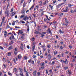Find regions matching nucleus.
<instances>
[{"label": "nucleus", "mask_w": 76, "mask_h": 76, "mask_svg": "<svg viewBox=\"0 0 76 76\" xmlns=\"http://www.w3.org/2000/svg\"><path fill=\"white\" fill-rule=\"evenodd\" d=\"M14 53L15 56H16L18 54V48H14Z\"/></svg>", "instance_id": "obj_1"}, {"label": "nucleus", "mask_w": 76, "mask_h": 76, "mask_svg": "<svg viewBox=\"0 0 76 76\" xmlns=\"http://www.w3.org/2000/svg\"><path fill=\"white\" fill-rule=\"evenodd\" d=\"M19 70H20V76H24L23 75V73L22 72V69L21 68H19L18 69Z\"/></svg>", "instance_id": "obj_2"}, {"label": "nucleus", "mask_w": 76, "mask_h": 76, "mask_svg": "<svg viewBox=\"0 0 76 76\" xmlns=\"http://www.w3.org/2000/svg\"><path fill=\"white\" fill-rule=\"evenodd\" d=\"M5 15H7V16L8 17L9 16V14H10V13L9 11H8V10H6L5 12Z\"/></svg>", "instance_id": "obj_3"}, {"label": "nucleus", "mask_w": 76, "mask_h": 76, "mask_svg": "<svg viewBox=\"0 0 76 76\" xmlns=\"http://www.w3.org/2000/svg\"><path fill=\"white\" fill-rule=\"evenodd\" d=\"M34 32L35 33V34H38V35H42V34H41V33L39 31H37L36 30L34 31Z\"/></svg>", "instance_id": "obj_4"}, {"label": "nucleus", "mask_w": 76, "mask_h": 76, "mask_svg": "<svg viewBox=\"0 0 76 76\" xmlns=\"http://www.w3.org/2000/svg\"><path fill=\"white\" fill-rule=\"evenodd\" d=\"M51 54H48V55L47 56L48 58V60H50L51 58Z\"/></svg>", "instance_id": "obj_5"}, {"label": "nucleus", "mask_w": 76, "mask_h": 76, "mask_svg": "<svg viewBox=\"0 0 76 76\" xmlns=\"http://www.w3.org/2000/svg\"><path fill=\"white\" fill-rule=\"evenodd\" d=\"M37 71L35 70L33 72V76H37Z\"/></svg>", "instance_id": "obj_6"}, {"label": "nucleus", "mask_w": 76, "mask_h": 76, "mask_svg": "<svg viewBox=\"0 0 76 76\" xmlns=\"http://www.w3.org/2000/svg\"><path fill=\"white\" fill-rule=\"evenodd\" d=\"M4 19H5V17H4L2 19V22H1L0 26H1V25H2L3 23H4Z\"/></svg>", "instance_id": "obj_7"}, {"label": "nucleus", "mask_w": 76, "mask_h": 76, "mask_svg": "<svg viewBox=\"0 0 76 76\" xmlns=\"http://www.w3.org/2000/svg\"><path fill=\"white\" fill-rule=\"evenodd\" d=\"M23 44L22 43L21 44V46H20V49H21V50H22V51L23 50Z\"/></svg>", "instance_id": "obj_8"}, {"label": "nucleus", "mask_w": 76, "mask_h": 76, "mask_svg": "<svg viewBox=\"0 0 76 76\" xmlns=\"http://www.w3.org/2000/svg\"><path fill=\"white\" fill-rule=\"evenodd\" d=\"M42 35L41 36V37L42 38H43V37H44L45 36V35H44V34H46V32H42Z\"/></svg>", "instance_id": "obj_9"}, {"label": "nucleus", "mask_w": 76, "mask_h": 76, "mask_svg": "<svg viewBox=\"0 0 76 76\" xmlns=\"http://www.w3.org/2000/svg\"><path fill=\"white\" fill-rule=\"evenodd\" d=\"M26 19L27 20H28L29 19V17H27V16H26L25 17V18H23V20L26 21Z\"/></svg>", "instance_id": "obj_10"}, {"label": "nucleus", "mask_w": 76, "mask_h": 76, "mask_svg": "<svg viewBox=\"0 0 76 76\" xmlns=\"http://www.w3.org/2000/svg\"><path fill=\"white\" fill-rule=\"evenodd\" d=\"M18 57L19 59H20L22 58V56L20 54H19V55L18 56Z\"/></svg>", "instance_id": "obj_11"}, {"label": "nucleus", "mask_w": 76, "mask_h": 76, "mask_svg": "<svg viewBox=\"0 0 76 76\" xmlns=\"http://www.w3.org/2000/svg\"><path fill=\"white\" fill-rule=\"evenodd\" d=\"M23 31H22V30H19V34H23Z\"/></svg>", "instance_id": "obj_12"}, {"label": "nucleus", "mask_w": 76, "mask_h": 76, "mask_svg": "<svg viewBox=\"0 0 76 76\" xmlns=\"http://www.w3.org/2000/svg\"><path fill=\"white\" fill-rule=\"evenodd\" d=\"M48 31L49 33H50L51 32V31L50 30V28H48Z\"/></svg>", "instance_id": "obj_13"}, {"label": "nucleus", "mask_w": 76, "mask_h": 76, "mask_svg": "<svg viewBox=\"0 0 76 76\" xmlns=\"http://www.w3.org/2000/svg\"><path fill=\"white\" fill-rule=\"evenodd\" d=\"M49 6L51 9H53V6H51V5H49Z\"/></svg>", "instance_id": "obj_14"}, {"label": "nucleus", "mask_w": 76, "mask_h": 76, "mask_svg": "<svg viewBox=\"0 0 76 76\" xmlns=\"http://www.w3.org/2000/svg\"><path fill=\"white\" fill-rule=\"evenodd\" d=\"M45 65V64H44V62H42V63H41L40 64V66H41V67H42V66H44V65Z\"/></svg>", "instance_id": "obj_15"}, {"label": "nucleus", "mask_w": 76, "mask_h": 76, "mask_svg": "<svg viewBox=\"0 0 76 76\" xmlns=\"http://www.w3.org/2000/svg\"><path fill=\"white\" fill-rule=\"evenodd\" d=\"M25 10H23L21 11V13L23 14H25Z\"/></svg>", "instance_id": "obj_16"}, {"label": "nucleus", "mask_w": 76, "mask_h": 76, "mask_svg": "<svg viewBox=\"0 0 76 76\" xmlns=\"http://www.w3.org/2000/svg\"><path fill=\"white\" fill-rule=\"evenodd\" d=\"M17 70L18 69H17L15 68L13 69V72H16Z\"/></svg>", "instance_id": "obj_17"}, {"label": "nucleus", "mask_w": 76, "mask_h": 76, "mask_svg": "<svg viewBox=\"0 0 76 76\" xmlns=\"http://www.w3.org/2000/svg\"><path fill=\"white\" fill-rule=\"evenodd\" d=\"M8 49L9 50H12V46L9 47Z\"/></svg>", "instance_id": "obj_18"}, {"label": "nucleus", "mask_w": 76, "mask_h": 76, "mask_svg": "<svg viewBox=\"0 0 76 76\" xmlns=\"http://www.w3.org/2000/svg\"><path fill=\"white\" fill-rule=\"evenodd\" d=\"M37 74V76H40V75H41V72H38Z\"/></svg>", "instance_id": "obj_19"}, {"label": "nucleus", "mask_w": 76, "mask_h": 76, "mask_svg": "<svg viewBox=\"0 0 76 76\" xmlns=\"http://www.w3.org/2000/svg\"><path fill=\"white\" fill-rule=\"evenodd\" d=\"M34 7V5H33L31 8L29 9V10H31L33 9V8Z\"/></svg>", "instance_id": "obj_20"}, {"label": "nucleus", "mask_w": 76, "mask_h": 76, "mask_svg": "<svg viewBox=\"0 0 76 76\" xmlns=\"http://www.w3.org/2000/svg\"><path fill=\"white\" fill-rule=\"evenodd\" d=\"M12 16H13L15 14H16V12H13L12 13Z\"/></svg>", "instance_id": "obj_21"}, {"label": "nucleus", "mask_w": 76, "mask_h": 76, "mask_svg": "<svg viewBox=\"0 0 76 76\" xmlns=\"http://www.w3.org/2000/svg\"><path fill=\"white\" fill-rule=\"evenodd\" d=\"M10 6V3L9 2L7 4V9H8V8Z\"/></svg>", "instance_id": "obj_22"}, {"label": "nucleus", "mask_w": 76, "mask_h": 76, "mask_svg": "<svg viewBox=\"0 0 76 76\" xmlns=\"http://www.w3.org/2000/svg\"><path fill=\"white\" fill-rule=\"evenodd\" d=\"M26 3H25V2H24L23 3V7H25L26 6Z\"/></svg>", "instance_id": "obj_23"}, {"label": "nucleus", "mask_w": 76, "mask_h": 76, "mask_svg": "<svg viewBox=\"0 0 76 76\" xmlns=\"http://www.w3.org/2000/svg\"><path fill=\"white\" fill-rule=\"evenodd\" d=\"M33 57L34 58H36L37 57V55H34L33 56Z\"/></svg>", "instance_id": "obj_24"}, {"label": "nucleus", "mask_w": 76, "mask_h": 76, "mask_svg": "<svg viewBox=\"0 0 76 76\" xmlns=\"http://www.w3.org/2000/svg\"><path fill=\"white\" fill-rule=\"evenodd\" d=\"M24 72H26H26H28L27 71H26V68H25V67H24Z\"/></svg>", "instance_id": "obj_25"}, {"label": "nucleus", "mask_w": 76, "mask_h": 76, "mask_svg": "<svg viewBox=\"0 0 76 76\" xmlns=\"http://www.w3.org/2000/svg\"><path fill=\"white\" fill-rule=\"evenodd\" d=\"M25 37V36H21V38L22 39H25V38H24Z\"/></svg>", "instance_id": "obj_26"}, {"label": "nucleus", "mask_w": 76, "mask_h": 76, "mask_svg": "<svg viewBox=\"0 0 76 76\" xmlns=\"http://www.w3.org/2000/svg\"><path fill=\"white\" fill-rule=\"evenodd\" d=\"M8 74L10 75V76H12V74L10 72H8Z\"/></svg>", "instance_id": "obj_27"}, {"label": "nucleus", "mask_w": 76, "mask_h": 76, "mask_svg": "<svg viewBox=\"0 0 76 76\" xmlns=\"http://www.w3.org/2000/svg\"><path fill=\"white\" fill-rule=\"evenodd\" d=\"M35 46H34L33 48H32V50H33V51H34V50H35Z\"/></svg>", "instance_id": "obj_28"}, {"label": "nucleus", "mask_w": 76, "mask_h": 76, "mask_svg": "<svg viewBox=\"0 0 76 76\" xmlns=\"http://www.w3.org/2000/svg\"><path fill=\"white\" fill-rule=\"evenodd\" d=\"M46 17L48 20H50V19H49L48 18V16L46 15Z\"/></svg>", "instance_id": "obj_29"}, {"label": "nucleus", "mask_w": 76, "mask_h": 76, "mask_svg": "<svg viewBox=\"0 0 76 76\" xmlns=\"http://www.w3.org/2000/svg\"><path fill=\"white\" fill-rule=\"evenodd\" d=\"M65 64H66L67 63V60L66 59L65 60V61L64 62Z\"/></svg>", "instance_id": "obj_30"}, {"label": "nucleus", "mask_w": 76, "mask_h": 76, "mask_svg": "<svg viewBox=\"0 0 76 76\" xmlns=\"http://www.w3.org/2000/svg\"><path fill=\"white\" fill-rule=\"evenodd\" d=\"M54 54L55 55H56V54H57V51H55L54 52Z\"/></svg>", "instance_id": "obj_31"}, {"label": "nucleus", "mask_w": 76, "mask_h": 76, "mask_svg": "<svg viewBox=\"0 0 76 76\" xmlns=\"http://www.w3.org/2000/svg\"><path fill=\"white\" fill-rule=\"evenodd\" d=\"M7 28H10V26H9V25H7L6 28V29H7Z\"/></svg>", "instance_id": "obj_32"}, {"label": "nucleus", "mask_w": 76, "mask_h": 76, "mask_svg": "<svg viewBox=\"0 0 76 76\" xmlns=\"http://www.w3.org/2000/svg\"><path fill=\"white\" fill-rule=\"evenodd\" d=\"M72 5L71 4H68V7H72Z\"/></svg>", "instance_id": "obj_33"}, {"label": "nucleus", "mask_w": 76, "mask_h": 76, "mask_svg": "<svg viewBox=\"0 0 76 76\" xmlns=\"http://www.w3.org/2000/svg\"><path fill=\"white\" fill-rule=\"evenodd\" d=\"M13 61L14 63H15V64H16V61H15V58H14L13 59Z\"/></svg>", "instance_id": "obj_34"}, {"label": "nucleus", "mask_w": 76, "mask_h": 76, "mask_svg": "<svg viewBox=\"0 0 76 76\" xmlns=\"http://www.w3.org/2000/svg\"><path fill=\"white\" fill-rule=\"evenodd\" d=\"M55 64V62L54 61H53L52 63H51L52 65L54 64Z\"/></svg>", "instance_id": "obj_35"}, {"label": "nucleus", "mask_w": 76, "mask_h": 76, "mask_svg": "<svg viewBox=\"0 0 76 76\" xmlns=\"http://www.w3.org/2000/svg\"><path fill=\"white\" fill-rule=\"evenodd\" d=\"M12 25L13 26H14V25H15V21L13 22L12 23Z\"/></svg>", "instance_id": "obj_36"}, {"label": "nucleus", "mask_w": 76, "mask_h": 76, "mask_svg": "<svg viewBox=\"0 0 76 76\" xmlns=\"http://www.w3.org/2000/svg\"><path fill=\"white\" fill-rule=\"evenodd\" d=\"M24 16H25V15H21L20 17V18H23V17H24Z\"/></svg>", "instance_id": "obj_37"}, {"label": "nucleus", "mask_w": 76, "mask_h": 76, "mask_svg": "<svg viewBox=\"0 0 76 76\" xmlns=\"http://www.w3.org/2000/svg\"><path fill=\"white\" fill-rule=\"evenodd\" d=\"M34 40H35V38H34V37L31 39V40L32 41H34Z\"/></svg>", "instance_id": "obj_38"}, {"label": "nucleus", "mask_w": 76, "mask_h": 76, "mask_svg": "<svg viewBox=\"0 0 76 76\" xmlns=\"http://www.w3.org/2000/svg\"><path fill=\"white\" fill-rule=\"evenodd\" d=\"M61 61L62 63H64V62H65V61H64V60H61Z\"/></svg>", "instance_id": "obj_39"}, {"label": "nucleus", "mask_w": 76, "mask_h": 76, "mask_svg": "<svg viewBox=\"0 0 76 76\" xmlns=\"http://www.w3.org/2000/svg\"><path fill=\"white\" fill-rule=\"evenodd\" d=\"M24 58L25 59V60H27V59H28V58L26 56H25Z\"/></svg>", "instance_id": "obj_40"}, {"label": "nucleus", "mask_w": 76, "mask_h": 76, "mask_svg": "<svg viewBox=\"0 0 76 76\" xmlns=\"http://www.w3.org/2000/svg\"><path fill=\"white\" fill-rule=\"evenodd\" d=\"M39 3L40 5H42V1H40L39 2Z\"/></svg>", "instance_id": "obj_41"}, {"label": "nucleus", "mask_w": 76, "mask_h": 76, "mask_svg": "<svg viewBox=\"0 0 76 76\" xmlns=\"http://www.w3.org/2000/svg\"><path fill=\"white\" fill-rule=\"evenodd\" d=\"M7 33H4V35L5 37H6V36H7Z\"/></svg>", "instance_id": "obj_42"}, {"label": "nucleus", "mask_w": 76, "mask_h": 76, "mask_svg": "<svg viewBox=\"0 0 76 76\" xmlns=\"http://www.w3.org/2000/svg\"><path fill=\"white\" fill-rule=\"evenodd\" d=\"M32 61H31V60H29L28 61V63H31Z\"/></svg>", "instance_id": "obj_43"}, {"label": "nucleus", "mask_w": 76, "mask_h": 76, "mask_svg": "<svg viewBox=\"0 0 76 76\" xmlns=\"http://www.w3.org/2000/svg\"><path fill=\"white\" fill-rule=\"evenodd\" d=\"M26 76H29V75H28V72H26Z\"/></svg>", "instance_id": "obj_44"}, {"label": "nucleus", "mask_w": 76, "mask_h": 76, "mask_svg": "<svg viewBox=\"0 0 76 76\" xmlns=\"http://www.w3.org/2000/svg\"><path fill=\"white\" fill-rule=\"evenodd\" d=\"M59 33L60 34H61L62 33V31H61V30L60 29L59 30Z\"/></svg>", "instance_id": "obj_45"}, {"label": "nucleus", "mask_w": 76, "mask_h": 76, "mask_svg": "<svg viewBox=\"0 0 76 76\" xmlns=\"http://www.w3.org/2000/svg\"><path fill=\"white\" fill-rule=\"evenodd\" d=\"M37 31H41V29L39 28H38L37 29Z\"/></svg>", "instance_id": "obj_46"}, {"label": "nucleus", "mask_w": 76, "mask_h": 76, "mask_svg": "<svg viewBox=\"0 0 76 76\" xmlns=\"http://www.w3.org/2000/svg\"><path fill=\"white\" fill-rule=\"evenodd\" d=\"M4 45H5V46H7V43H5L4 44Z\"/></svg>", "instance_id": "obj_47"}, {"label": "nucleus", "mask_w": 76, "mask_h": 76, "mask_svg": "<svg viewBox=\"0 0 76 76\" xmlns=\"http://www.w3.org/2000/svg\"><path fill=\"white\" fill-rule=\"evenodd\" d=\"M3 66L5 68H6V64H3Z\"/></svg>", "instance_id": "obj_48"}, {"label": "nucleus", "mask_w": 76, "mask_h": 76, "mask_svg": "<svg viewBox=\"0 0 76 76\" xmlns=\"http://www.w3.org/2000/svg\"><path fill=\"white\" fill-rule=\"evenodd\" d=\"M65 70H67L68 69V67H65L64 68Z\"/></svg>", "instance_id": "obj_49"}, {"label": "nucleus", "mask_w": 76, "mask_h": 76, "mask_svg": "<svg viewBox=\"0 0 76 76\" xmlns=\"http://www.w3.org/2000/svg\"><path fill=\"white\" fill-rule=\"evenodd\" d=\"M48 53H49V54H50V50L49 49H48Z\"/></svg>", "instance_id": "obj_50"}, {"label": "nucleus", "mask_w": 76, "mask_h": 76, "mask_svg": "<svg viewBox=\"0 0 76 76\" xmlns=\"http://www.w3.org/2000/svg\"><path fill=\"white\" fill-rule=\"evenodd\" d=\"M56 3V0L53 1V4H55Z\"/></svg>", "instance_id": "obj_51"}, {"label": "nucleus", "mask_w": 76, "mask_h": 76, "mask_svg": "<svg viewBox=\"0 0 76 76\" xmlns=\"http://www.w3.org/2000/svg\"><path fill=\"white\" fill-rule=\"evenodd\" d=\"M7 62L8 63H10V61L9 60H7Z\"/></svg>", "instance_id": "obj_52"}, {"label": "nucleus", "mask_w": 76, "mask_h": 76, "mask_svg": "<svg viewBox=\"0 0 76 76\" xmlns=\"http://www.w3.org/2000/svg\"><path fill=\"white\" fill-rule=\"evenodd\" d=\"M62 12H67V10H64L62 11Z\"/></svg>", "instance_id": "obj_53"}, {"label": "nucleus", "mask_w": 76, "mask_h": 76, "mask_svg": "<svg viewBox=\"0 0 76 76\" xmlns=\"http://www.w3.org/2000/svg\"><path fill=\"white\" fill-rule=\"evenodd\" d=\"M48 54L47 53H46L45 55V57L47 56Z\"/></svg>", "instance_id": "obj_54"}, {"label": "nucleus", "mask_w": 76, "mask_h": 76, "mask_svg": "<svg viewBox=\"0 0 76 76\" xmlns=\"http://www.w3.org/2000/svg\"><path fill=\"white\" fill-rule=\"evenodd\" d=\"M8 56H10L11 55V53H8Z\"/></svg>", "instance_id": "obj_55"}, {"label": "nucleus", "mask_w": 76, "mask_h": 76, "mask_svg": "<svg viewBox=\"0 0 76 76\" xmlns=\"http://www.w3.org/2000/svg\"><path fill=\"white\" fill-rule=\"evenodd\" d=\"M0 49H1V50H4V48H3V47H0Z\"/></svg>", "instance_id": "obj_56"}, {"label": "nucleus", "mask_w": 76, "mask_h": 76, "mask_svg": "<svg viewBox=\"0 0 76 76\" xmlns=\"http://www.w3.org/2000/svg\"><path fill=\"white\" fill-rule=\"evenodd\" d=\"M50 45H48L47 46V47L48 48H50Z\"/></svg>", "instance_id": "obj_57"}, {"label": "nucleus", "mask_w": 76, "mask_h": 76, "mask_svg": "<svg viewBox=\"0 0 76 76\" xmlns=\"http://www.w3.org/2000/svg\"><path fill=\"white\" fill-rule=\"evenodd\" d=\"M60 48H61V50H63V47H62V46H60Z\"/></svg>", "instance_id": "obj_58"}, {"label": "nucleus", "mask_w": 76, "mask_h": 76, "mask_svg": "<svg viewBox=\"0 0 76 76\" xmlns=\"http://www.w3.org/2000/svg\"><path fill=\"white\" fill-rule=\"evenodd\" d=\"M36 7L37 8V10H38V8H39V6L37 5L36 6Z\"/></svg>", "instance_id": "obj_59"}, {"label": "nucleus", "mask_w": 76, "mask_h": 76, "mask_svg": "<svg viewBox=\"0 0 76 76\" xmlns=\"http://www.w3.org/2000/svg\"><path fill=\"white\" fill-rule=\"evenodd\" d=\"M71 13H73V12H74V11H73V10H71Z\"/></svg>", "instance_id": "obj_60"}, {"label": "nucleus", "mask_w": 76, "mask_h": 76, "mask_svg": "<svg viewBox=\"0 0 76 76\" xmlns=\"http://www.w3.org/2000/svg\"><path fill=\"white\" fill-rule=\"evenodd\" d=\"M44 28H47V26H44Z\"/></svg>", "instance_id": "obj_61"}, {"label": "nucleus", "mask_w": 76, "mask_h": 76, "mask_svg": "<svg viewBox=\"0 0 76 76\" xmlns=\"http://www.w3.org/2000/svg\"><path fill=\"white\" fill-rule=\"evenodd\" d=\"M31 63L32 64H34V61H32Z\"/></svg>", "instance_id": "obj_62"}, {"label": "nucleus", "mask_w": 76, "mask_h": 76, "mask_svg": "<svg viewBox=\"0 0 76 76\" xmlns=\"http://www.w3.org/2000/svg\"><path fill=\"white\" fill-rule=\"evenodd\" d=\"M63 13H61L60 14V16H63Z\"/></svg>", "instance_id": "obj_63"}, {"label": "nucleus", "mask_w": 76, "mask_h": 76, "mask_svg": "<svg viewBox=\"0 0 76 76\" xmlns=\"http://www.w3.org/2000/svg\"><path fill=\"white\" fill-rule=\"evenodd\" d=\"M11 44H13V41H11Z\"/></svg>", "instance_id": "obj_64"}]
</instances>
